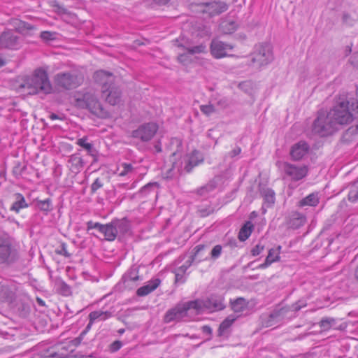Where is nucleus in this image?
I'll list each match as a JSON object with an SVG mask.
<instances>
[{
	"instance_id": "27",
	"label": "nucleus",
	"mask_w": 358,
	"mask_h": 358,
	"mask_svg": "<svg viewBox=\"0 0 358 358\" xmlns=\"http://www.w3.org/2000/svg\"><path fill=\"white\" fill-rule=\"evenodd\" d=\"M236 320V317L232 315L227 317L220 324L217 330V336L221 337L229 333V329Z\"/></svg>"
},
{
	"instance_id": "63",
	"label": "nucleus",
	"mask_w": 358,
	"mask_h": 358,
	"mask_svg": "<svg viewBox=\"0 0 358 358\" xmlns=\"http://www.w3.org/2000/svg\"><path fill=\"white\" fill-rule=\"evenodd\" d=\"M59 12L60 13H67V10L63 7H59Z\"/></svg>"
},
{
	"instance_id": "29",
	"label": "nucleus",
	"mask_w": 358,
	"mask_h": 358,
	"mask_svg": "<svg viewBox=\"0 0 358 358\" xmlns=\"http://www.w3.org/2000/svg\"><path fill=\"white\" fill-rule=\"evenodd\" d=\"M87 136H83V138L77 140L76 144L85 149L87 152L88 155L93 157H96L97 155V150L94 148L92 143L87 142Z\"/></svg>"
},
{
	"instance_id": "35",
	"label": "nucleus",
	"mask_w": 358,
	"mask_h": 358,
	"mask_svg": "<svg viewBox=\"0 0 358 358\" xmlns=\"http://www.w3.org/2000/svg\"><path fill=\"white\" fill-rule=\"evenodd\" d=\"M231 308L236 313L243 312L247 307L248 303L243 298H238L234 301L231 302Z\"/></svg>"
},
{
	"instance_id": "32",
	"label": "nucleus",
	"mask_w": 358,
	"mask_h": 358,
	"mask_svg": "<svg viewBox=\"0 0 358 358\" xmlns=\"http://www.w3.org/2000/svg\"><path fill=\"white\" fill-rule=\"evenodd\" d=\"M113 313L111 311L95 310L89 314V320L92 322L105 321L111 317Z\"/></svg>"
},
{
	"instance_id": "16",
	"label": "nucleus",
	"mask_w": 358,
	"mask_h": 358,
	"mask_svg": "<svg viewBox=\"0 0 358 358\" xmlns=\"http://www.w3.org/2000/svg\"><path fill=\"white\" fill-rule=\"evenodd\" d=\"M203 157L197 150L192 151L190 154L184 157L182 162V166L178 169V171H185L186 173H190L192 169L202 163Z\"/></svg>"
},
{
	"instance_id": "34",
	"label": "nucleus",
	"mask_w": 358,
	"mask_h": 358,
	"mask_svg": "<svg viewBox=\"0 0 358 358\" xmlns=\"http://www.w3.org/2000/svg\"><path fill=\"white\" fill-rule=\"evenodd\" d=\"M357 20L352 15V13L348 11H343L341 14L342 24L346 27H352L355 24Z\"/></svg>"
},
{
	"instance_id": "17",
	"label": "nucleus",
	"mask_w": 358,
	"mask_h": 358,
	"mask_svg": "<svg viewBox=\"0 0 358 358\" xmlns=\"http://www.w3.org/2000/svg\"><path fill=\"white\" fill-rule=\"evenodd\" d=\"M283 170L286 176L293 181L303 179L308 173V168L306 166H298L289 163L284 164Z\"/></svg>"
},
{
	"instance_id": "46",
	"label": "nucleus",
	"mask_w": 358,
	"mask_h": 358,
	"mask_svg": "<svg viewBox=\"0 0 358 358\" xmlns=\"http://www.w3.org/2000/svg\"><path fill=\"white\" fill-rule=\"evenodd\" d=\"M197 35L200 37L209 36L211 34V31L209 27L201 24L198 27Z\"/></svg>"
},
{
	"instance_id": "55",
	"label": "nucleus",
	"mask_w": 358,
	"mask_h": 358,
	"mask_svg": "<svg viewBox=\"0 0 358 358\" xmlns=\"http://www.w3.org/2000/svg\"><path fill=\"white\" fill-rule=\"evenodd\" d=\"M201 331L204 334L209 336V337L207 338L208 341L211 339L213 330L210 326H208V325L203 326L201 327Z\"/></svg>"
},
{
	"instance_id": "23",
	"label": "nucleus",
	"mask_w": 358,
	"mask_h": 358,
	"mask_svg": "<svg viewBox=\"0 0 358 358\" xmlns=\"http://www.w3.org/2000/svg\"><path fill=\"white\" fill-rule=\"evenodd\" d=\"M281 246H278L275 248H271L268 250V254L264 262L259 266V268L264 269L269 266L272 263L280 260Z\"/></svg>"
},
{
	"instance_id": "11",
	"label": "nucleus",
	"mask_w": 358,
	"mask_h": 358,
	"mask_svg": "<svg viewBox=\"0 0 358 358\" xmlns=\"http://www.w3.org/2000/svg\"><path fill=\"white\" fill-rule=\"evenodd\" d=\"M200 11L209 17H213L226 12L229 5L223 1L213 0L199 5Z\"/></svg>"
},
{
	"instance_id": "33",
	"label": "nucleus",
	"mask_w": 358,
	"mask_h": 358,
	"mask_svg": "<svg viewBox=\"0 0 358 358\" xmlns=\"http://www.w3.org/2000/svg\"><path fill=\"white\" fill-rule=\"evenodd\" d=\"M252 229L253 225L251 223V222H247L245 224H243V226L240 229V231L238 233V239L241 241H245V240H247L251 235Z\"/></svg>"
},
{
	"instance_id": "52",
	"label": "nucleus",
	"mask_w": 358,
	"mask_h": 358,
	"mask_svg": "<svg viewBox=\"0 0 358 358\" xmlns=\"http://www.w3.org/2000/svg\"><path fill=\"white\" fill-rule=\"evenodd\" d=\"M103 182L99 178H96L91 185V192L95 193L99 189L103 187Z\"/></svg>"
},
{
	"instance_id": "38",
	"label": "nucleus",
	"mask_w": 358,
	"mask_h": 358,
	"mask_svg": "<svg viewBox=\"0 0 358 358\" xmlns=\"http://www.w3.org/2000/svg\"><path fill=\"white\" fill-rule=\"evenodd\" d=\"M348 199L352 202L358 201V180L350 186Z\"/></svg>"
},
{
	"instance_id": "20",
	"label": "nucleus",
	"mask_w": 358,
	"mask_h": 358,
	"mask_svg": "<svg viewBox=\"0 0 358 358\" xmlns=\"http://www.w3.org/2000/svg\"><path fill=\"white\" fill-rule=\"evenodd\" d=\"M138 275V268L137 267L130 268L122 276V281L123 282L125 287H132L136 285V282L140 280Z\"/></svg>"
},
{
	"instance_id": "43",
	"label": "nucleus",
	"mask_w": 358,
	"mask_h": 358,
	"mask_svg": "<svg viewBox=\"0 0 358 358\" xmlns=\"http://www.w3.org/2000/svg\"><path fill=\"white\" fill-rule=\"evenodd\" d=\"M195 255L196 254L194 255H191L190 257H189L188 259L185 261L184 264L178 267L176 269L180 271L181 273H185L188 268H189L192 266V263L194 262L195 259Z\"/></svg>"
},
{
	"instance_id": "45",
	"label": "nucleus",
	"mask_w": 358,
	"mask_h": 358,
	"mask_svg": "<svg viewBox=\"0 0 358 358\" xmlns=\"http://www.w3.org/2000/svg\"><path fill=\"white\" fill-rule=\"evenodd\" d=\"M222 247L221 245L214 246L210 252V258L213 260L218 259L222 255Z\"/></svg>"
},
{
	"instance_id": "39",
	"label": "nucleus",
	"mask_w": 358,
	"mask_h": 358,
	"mask_svg": "<svg viewBox=\"0 0 358 358\" xmlns=\"http://www.w3.org/2000/svg\"><path fill=\"white\" fill-rule=\"evenodd\" d=\"M16 29L22 34H28L29 31L34 29V27L28 22L20 21Z\"/></svg>"
},
{
	"instance_id": "28",
	"label": "nucleus",
	"mask_w": 358,
	"mask_h": 358,
	"mask_svg": "<svg viewBox=\"0 0 358 358\" xmlns=\"http://www.w3.org/2000/svg\"><path fill=\"white\" fill-rule=\"evenodd\" d=\"M15 201L10 208L11 211H14L17 213L22 208H27L28 203L26 202L24 197L20 193H16L14 194Z\"/></svg>"
},
{
	"instance_id": "18",
	"label": "nucleus",
	"mask_w": 358,
	"mask_h": 358,
	"mask_svg": "<svg viewBox=\"0 0 358 358\" xmlns=\"http://www.w3.org/2000/svg\"><path fill=\"white\" fill-rule=\"evenodd\" d=\"M112 222L117 231V237L118 236L119 238L130 233L131 224L127 217L114 219Z\"/></svg>"
},
{
	"instance_id": "4",
	"label": "nucleus",
	"mask_w": 358,
	"mask_h": 358,
	"mask_svg": "<svg viewBox=\"0 0 358 358\" xmlns=\"http://www.w3.org/2000/svg\"><path fill=\"white\" fill-rule=\"evenodd\" d=\"M196 303V302L193 301H189L176 304V306L168 310L165 313L164 317V322H179L196 315V309L198 308Z\"/></svg>"
},
{
	"instance_id": "1",
	"label": "nucleus",
	"mask_w": 358,
	"mask_h": 358,
	"mask_svg": "<svg viewBox=\"0 0 358 358\" xmlns=\"http://www.w3.org/2000/svg\"><path fill=\"white\" fill-rule=\"evenodd\" d=\"M94 78L96 82L102 85V96L110 105L115 106L121 101V91L113 83V76L112 73L105 71H98L95 72Z\"/></svg>"
},
{
	"instance_id": "37",
	"label": "nucleus",
	"mask_w": 358,
	"mask_h": 358,
	"mask_svg": "<svg viewBox=\"0 0 358 358\" xmlns=\"http://www.w3.org/2000/svg\"><path fill=\"white\" fill-rule=\"evenodd\" d=\"M216 187V185L214 182H210L206 185L199 187L196 190V192L199 196H206L208 193L213 191Z\"/></svg>"
},
{
	"instance_id": "19",
	"label": "nucleus",
	"mask_w": 358,
	"mask_h": 358,
	"mask_svg": "<svg viewBox=\"0 0 358 358\" xmlns=\"http://www.w3.org/2000/svg\"><path fill=\"white\" fill-rule=\"evenodd\" d=\"M309 145L304 141H300L294 144L290 150V155L292 158L298 161L301 159L308 152Z\"/></svg>"
},
{
	"instance_id": "59",
	"label": "nucleus",
	"mask_w": 358,
	"mask_h": 358,
	"mask_svg": "<svg viewBox=\"0 0 358 358\" xmlns=\"http://www.w3.org/2000/svg\"><path fill=\"white\" fill-rule=\"evenodd\" d=\"M156 3L158 4H166L169 0H153Z\"/></svg>"
},
{
	"instance_id": "9",
	"label": "nucleus",
	"mask_w": 358,
	"mask_h": 358,
	"mask_svg": "<svg viewBox=\"0 0 358 358\" xmlns=\"http://www.w3.org/2000/svg\"><path fill=\"white\" fill-rule=\"evenodd\" d=\"M273 59L271 46L269 44H259L255 46L252 53V62L257 67H262L270 64Z\"/></svg>"
},
{
	"instance_id": "44",
	"label": "nucleus",
	"mask_w": 358,
	"mask_h": 358,
	"mask_svg": "<svg viewBox=\"0 0 358 358\" xmlns=\"http://www.w3.org/2000/svg\"><path fill=\"white\" fill-rule=\"evenodd\" d=\"M335 323L334 318L325 317L320 322V326L323 330H328L331 328V325Z\"/></svg>"
},
{
	"instance_id": "54",
	"label": "nucleus",
	"mask_w": 358,
	"mask_h": 358,
	"mask_svg": "<svg viewBox=\"0 0 358 358\" xmlns=\"http://www.w3.org/2000/svg\"><path fill=\"white\" fill-rule=\"evenodd\" d=\"M41 37L43 40L46 41L52 40L54 39V33L48 31H44L41 33Z\"/></svg>"
},
{
	"instance_id": "7",
	"label": "nucleus",
	"mask_w": 358,
	"mask_h": 358,
	"mask_svg": "<svg viewBox=\"0 0 358 358\" xmlns=\"http://www.w3.org/2000/svg\"><path fill=\"white\" fill-rule=\"evenodd\" d=\"M83 78L75 71L60 72L54 77V82L57 87L63 90H72L80 86Z\"/></svg>"
},
{
	"instance_id": "47",
	"label": "nucleus",
	"mask_w": 358,
	"mask_h": 358,
	"mask_svg": "<svg viewBox=\"0 0 358 358\" xmlns=\"http://www.w3.org/2000/svg\"><path fill=\"white\" fill-rule=\"evenodd\" d=\"M200 110L201 111L206 115H211L212 113H213L215 112V108L213 105L211 104H208V105H201L200 106Z\"/></svg>"
},
{
	"instance_id": "42",
	"label": "nucleus",
	"mask_w": 358,
	"mask_h": 358,
	"mask_svg": "<svg viewBox=\"0 0 358 358\" xmlns=\"http://www.w3.org/2000/svg\"><path fill=\"white\" fill-rule=\"evenodd\" d=\"M119 176H125L129 173L133 172L134 167L131 164L123 163L121 164L120 167L118 169Z\"/></svg>"
},
{
	"instance_id": "41",
	"label": "nucleus",
	"mask_w": 358,
	"mask_h": 358,
	"mask_svg": "<svg viewBox=\"0 0 358 358\" xmlns=\"http://www.w3.org/2000/svg\"><path fill=\"white\" fill-rule=\"evenodd\" d=\"M158 187L157 182H149L143 186L139 191V194L145 196Z\"/></svg>"
},
{
	"instance_id": "8",
	"label": "nucleus",
	"mask_w": 358,
	"mask_h": 358,
	"mask_svg": "<svg viewBox=\"0 0 358 358\" xmlns=\"http://www.w3.org/2000/svg\"><path fill=\"white\" fill-rule=\"evenodd\" d=\"M193 301L197 303L198 308L196 309L197 315L203 313L204 310L215 312L225 308L224 299L222 296L211 295L207 299H196L193 300Z\"/></svg>"
},
{
	"instance_id": "56",
	"label": "nucleus",
	"mask_w": 358,
	"mask_h": 358,
	"mask_svg": "<svg viewBox=\"0 0 358 358\" xmlns=\"http://www.w3.org/2000/svg\"><path fill=\"white\" fill-rule=\"evenodd\" d=\"M178 60L180 62V63H182V64H185L186 62H188V56H187V54L186 53H183V54H180L178 55Z\"/></svg>"
},
{
	"instance_id": "15",
	"label": "nucleus",
	"mask_w": 358,
	"mask_h": 358,
	"mask_svg": "<svg viewBox=\"0 0 358 358\" xmlns=\"http://www.w3.org/2000/svg\"><path fill=\"white\" fill-rule=\"evenodd\" d=\"M210 53L215 59H221L225 57L231 56L228 54L229 51L234 49V45L222 42L218 39H213L210 45Z\"/></svg>"
},
{
	"instance_id": "3",
	"label": "nucleus",
	"mask_w": 358,
	"mask_h": 358,
	"mask_svg": "<svg viewBox=\"0 0 358 358\" xmlns=\"http://www.w3.org/2000/svg\"><path fill=\"white\" fill-rule=\"evenodd\" d=\"M74 105L78 108L87 109L92 114L100 118H107L109 113L103 107L96 95L92 92L78 94Z\"/></svg>"
},
{
	"instance_id": "12",
	"label": "nucleus",
	"mask_w": 358,
	"mask_h": 358,
	"mask_svg": "<svg viewBox=\"0 0 358 358\" xmlns=\"http://www.w3.org/2000/svg\"><path fill=\"white\" fill-rule=\"evenodd\" d=\"M22 45V39L13 30H6L0 35V48L17 50Z\"/></svg>"
},
{
	"instance_id": "48",
	"label": "nucleus",
	"mask_w": 358,
	"mask_h": 358,
	"mask_svg": "<svg viewBox=\"0 0 358 358\" xmlns=\"http://www.w3.org/2000/svg\"><path fill=\"white\" fill-rule=\"evenodd\" d=\"M56 253L66 257H69L71 256L70 253L67 251V245L64 243H62L60 247L56 250Z\"/></svg>"
},
{
	"instance_id": "62",
	"label": "nucleus",
	"mask_w": 358,
	"mask_h": 358,
	"mask_svg": "<svg viewBox=\"0 0 358 358\" xmlns=\"http://www.w3.org/2000/svg\"><path fill=\"white\" fill-rule=\"evenodd\" d=\"M203 248V245H197L195 249H196V254L198 253L200 250H201Z\"/></svg>"
},
{
	"instance_id": "26",
	"label": "nucleus",
	"mask_w": 358,
	"mask_h": 358,
	"mask_svg": "<svg viewBox=\"0 0 358 358\" xmlns=\"http://www.w3.org/2000/svg\"><path fill=\"white\" fill-rule=\"evenodd\" d=\"M320 203V196L318 192H313L305 198L301 199L297 206L303 208L305 206L315 207Z\"/></svg>"
},
{
	"instance_id": "31",
	"label": "nucleus",
	"mask_w": 358,
	"mask_h": 358,
	"mask_svg": "<svg viewBox=\"0 0 358 358\" xmlns=\"http://www.w3.org/2000/svg\"><path fill=\"white\" fill-rule=\"evenodd\" d=\"M238 28V24L234 20H225L220 24V30L224 34L234 33Z\"/></svg>"
},
{
	"instance_id": "58",
	"label": "nucleus",
	"mask_w": 358,
	"mask_h": 358,
	"mask_svg": "<svg viewBox=\"0 0 358 358\" xmlns=\"http://www.w3.org/2000/svg\"><path fill=\"white\" fill-rule=\"evenodd\" d=\"M94 322H92V320H89V323L87 324V327H85V329L84 332H87V331H88L91 329V327H92V324H93Z\"/></svg>"
},
{
	"instance_id": "13",
	"label": "nucleus",
	"mask_w": 358,
	"mask_h": 358,
	"mask_svg": "<svg viewBox=\"0 0 358 358\" xmlns=\"http://www.w3.org/2000/svg\"><path fill=\"white\" fill-rule=\"evenodd\" d=\"M92 229H97L103 234L105 239L108 241H113L117 238V231L112 221L106 224H102L90 220L87 222V230L90 231Z\"/></svg>"
},
{
	"instance_id": "21",
	"label": "nucleus",
	"mask_w": 358,
	"mask_h": 358,
	"mask_svg": "<svg viewBox=\"0 0 358 358\" xmlns=\"http://www.w3.org/2000/svg\"><path fill=\"white\" fill-rule=\"evenodd\" d=\"M259 192L264 199V206L271 207L275 200L274 191L271 188L259 185Z\"/></svg>"
},
{
	"instance_id": "22",
	"label": "nucleus",
	"mask_w": 358,
	"mask_h": 358,
	"mask_svg": "<svg viewBox=\"0 0 358 358\" xmlns=\"http://www.w3.org/2000/svg\"><path fill=\"white\" fill-rule=\"evenodd\" d=\"M306 222V217L299 212H293L291 213L289 220L288 226L290 228L296 229L304 225Z\"/></svg>"
},
{
	"instance_id": "6",
	"label": "nucleus",
	"mask_w": 358,
	"mask_h": 358,
	"mask_svg": "<svg viewBox=\"0 0 358 358\" xmlns=\"http://www.w3.org/2000/svg\"><path fill=\"white\" fill-rule=\"evenodd\" d=\"M20 258L17 245L10 237L0 238V264L12 265Z\"/></svg>"
},
{
	"instance_id": "60",
	"label": "nucleus",
	"mask_w": 358,
	"mask_h": 358,
	"mask_svg": "<svg viewBox=\"0 0 358 358\" xmlns=\"http://www.w3.org/2000/svg\"><path fill=\"white\" fill-rule=\"evenodd\" d=\"M155 149L156 150L157 152H162V148H161V145L159 143H157L155 145Z\"/></svg>"
},
{
	"instance_id": "57",
	"label": "nucleus",
	"mask_w": 358,
	"mask_h": 358,
	"mask_svg": "<svg viewBox=\"0 0 358 358\" xmlns=\"http://www.w3.org/2000/svg\"><path fill=\"white\" fill-rule=\"evenodd\" d=\"M241 148L236 147L229 152V155L231 157H234L238 155L241 153Z\"/></svg>"
},
{
	"instance_id": "61",
	"label": "nucleus",
	"mask_w": 358,
	"mask_h": 358,
	"mask_svg": "<svg viewBox=\"0 0 358 358\" xmlns=\"http://www.w3.org/2000/svg\"><path fill=\"white\" fill-rule=\"evenodd\" d=\"M50 118L52 120H57L59 119V117L57 115H56L55 113H51L50 115Z\"/></svg>"
},
{
	"instance_id": "64",
	"label": "nucleus",
	"mask_w": 358,
	"mask_h": 358,
	"mask_svg": "<svg viewBox=\"0 0 358 358\" xmlns=\"http://www.w3.org/2000/svg\"><path fill=\"white\" fill-rule=\"evenodd\" d=\"M37 302L39 305H41L42 306H45L44 301L40 298H37Z\"/></svg>"
},
{
	"instance_id": "5",
	"label": "nucleus",
	"mask_w": 358,
	"mask_h": 358,
	"mask_svg": "<svg viewBox=\"0 0 358 358\" xmlns=\"http://www.w3.org/2000/svg\"><path fill=\"white\" fill-rule=\"evenodd\" d=\"M306 306V303L300 300L291 306L275 309L269 314L267 320L264 322V324L268 327L282 322L284 320H291L296 316V312Z\"/></svg>"
},
{
	"instance_id": "40",
	"label": "nucleus",
	"mask_w": 358,
	"mask_h": 358,
	"mask_svg": "<svg viewBox=\"0 0 358 358\" xmlns=\"http://www.w3.org/2000/svg\"><path fill=\"white\" fill-rule=\"evenodd\" d=\"M215 209L211 206H198V213L201 217H206L209 215L213 213Z\"/></svg>"
},
{
	"instance_id": "49",
	"label": "nucleus",
	"mask_w": 358,
	"mask_h": 358,
	"mask_svg": "<svg viewBox=\"0 0 358 358\" xmlns=\"http://www.w3.org/2000/svg\"><path fill=\"white\" fill-rule=\"evenodd\" d=\"M264 250V245L262 243H258L252 250L251 255L254 257L259 255Z\"/></svg>"
},
{
	"instance_id": "30",
	"label": "nucleus",
	"mask_w": 358,
	"mask_h": 358,
	"mask_svg": "<svg viewBox=\"0 0 358 358\" xmlns=\"http://www.w3.org/2000/svg\"><path fill=\"white\" fill-rule=\"evenodd\" d=\"M178 46L182 48L187 51V54L192 55L205 53L206 52V45L203 43L196 45H192L188 43L187 45L180 44Z\"/></svg>"
},
{
	"instance_id": "24",
	"label": "nucleus",
	"mask_w": 358,
	"mask_h": 358,
	"mask_svg": "<svg viewBox=\"0 0 358 358\" xmlns=\"http://www.w3.org/2000/svg\"><path fill=\"white\" fill-rule=\"evenodd\" d=\"M161 280L159 278H155L150 280L147 285L141 287L136 291L138 296H145L155 290L160 285Z\"/></svg>"
},
{
	"instance_id": "14",
	"label": "nucleus",
	"mask_w": 358,
	"mask_h": 358,
	"mask_svg": "<svg viewBox=\"0 0 358 358\" xmlns=\"http://www.w3.org/2000/svg\"><path fill=\"white\" fill-rule=\"evenodd\" d=\"M17 283L11 280L0 282V300L1 301L13 302L17 290Z\"/></svg>"
},
{
	"instance_id": "53",
	"label": "nucleus",
	"mask_w": 358,
	"mask_h": 358,
	"mask_svg": "<svg viewBox=\"0 0 358 358\" xmlns=\"http://www.w3.org/2000/svg\"><path fill=\"white\" fill-rule=\"evenodd\" d=\"M122 346V343L120 341H115L113 342L109 346V350L111 352H115L118 351Z\"/></svg>"
},
{
	"instance_id": "25",
	"label": "nucleus",
	"mask_w": 358,
	"mask_h": 358,
	"mask_svg": "<svg viewBox=\"0 0 358 358\" xmlns=\"http://www.w3.org/2000/svg\"><path fill=\"white\" fill-rule=\"evenodd\" d=\"M68 163L70 164V170L74 173L80 172L85 165L84 160L78 154L72 155Z\"/></svg>"
},
{
	"instance_id": "36",
	"label": "nucleus",
	"mask_w": 358,
	"mask_h": 358,
	"mask_svg": "<svg viewBox=\"0 0 358 358\" xmlns=\"http://www.w3.org/2000/svg\"><path fill=\"white\" fill-rule=\"evenodd\" d=\"M36 206L40 210L46 214L52 210V200L49 198L45 200H36Z\"/></svg>"
},
{
	"instance_id": "51",
	"label": "nucleus",
	"mask_w": 358,
	"mask_h": 358,
	"mask_svg": "<svg viewBox=\"0 0 358 358\" xmlns=\"http://www.w3.org/2000/svg\"><path fill=\"white\" fill-rule=\"evenodd\" d=\"M61 293L64 296H68L71 294V287L64 282H62L59 285Z\"/></svg>"
},
{
	"instance_id": "10",
	"label": "nucleus",
	"mask_w": 358,
	"mask_h": 358,
	"mask_svg": "<svg viewBox=\"0 0 358 358\" xmlns=\"http://www.w3.org/2000/svg\"><path fill=\"white\" fill-rule=\"evenodd\" d=\"M158 129L159 127L155 122L143 123L131 131V136L143 143L148 142L155 136Z\"/></svg>"
},
{
	"instance_id": "50",
	"label": "nucleus",
	"mask_w": 358,
	"mask_h": 358,
	"mask_svg": "<svg viewBox=\"0 0 358 358\" xmlns=\"http://www.w3.org/2000/svg\"><path fill=\"white\" fill-rule=\"evenodd\" d=\"M175 278H176V282L178 283H184L186 280V278L185 277V273H181L178 270L176 269L175 271Z\"/></svg>"
},
{
	"instance_id": "2",
	"label": "nucleus",
	"mask_w": 358,
	"mask_h": 358,
	"mask_svg": "<svg viewBox=\"0 0 358 358\" xmlns=\"http://www.w3.org/2000/svg\"><path fill=\"white\" fill-rule=\"evenodd\" d=\"M22 86L26 87L31 94H48L52 90L48 73L41 68L36 69L31 76L27 78Z\"/></svg>"
}]
</instances>
